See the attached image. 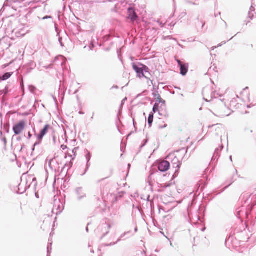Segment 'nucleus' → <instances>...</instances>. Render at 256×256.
Wrapping results in <instances>:
<instances>
[{
    "label": "nucleus",
    "instance_id": "9d476101",
    "mask_svg": "<svg viewBox=\"0 0 256 256\" xmlns=\"http://www.w3.org/2000/svg\"><path fill=\"white\" fill-rule=\"evenodd\" d=\"M159 110V104H156L153 108V111L154 112H158Z\"/></svg>",
    "mask_w": 256,
    "mask_h": 256
},
{
    "label": "nucleus",
    "instance_id": "0eeeda50",
    "mask_svg": "<svg viewBox=\"0 0 256 256\" xmlns=\"http://www.w3.org/2000/svg\"><path fill=\"white\" fill-rule=\"evenodd\" d=\"M128 12L129 18L131 19L132 22L136 21L138 18V16L134 10L132 8H129Z\"/></svg>",
    "mask_w": 256,
    "mask_h": 256
},
{
    "label": "nucleus",
    "instance_id": "1a4fd4ad",
    "mask_svg": "<svg viewBox=\"0 0 256 256\" xmlns=\"http://www.w3.org/2000/svg\"><path fill=\"white\" fill-rule=\"evenodd\" d=\"M154 115L152 114H150L148 118V122L150 126L153 122Z\"/></svg>",
    "mask_w": 256,
    "mask_h": 256
},
{
    "label": "nucleus",
    "instance_id": "4468645a",
    "mask_svg": "<svg viewBox=\"0 0 256 256\" xmlns=\"http://www.w3.org/2000/svg\"><path fill=\"white\" fill-rule=\"evenodd\" d=\"M167 126V125L166 124H164V126H162V128H166Z\"/></svg>",
    "mask_w": 256,
    "mask_h": 256
},
{
    "label": "nucleus",
    "instance_id": "f03ea898",
    "mask_svg": "<svg viewBox=\"0 0 256 256\" xmlns=\"http://www.w3.org/2000/svg\"><path fill=\"white\" fill-rule=\"evenodd\" d=\"M132 68L140 78L146 77V74L148 72V68L140 63H134Z\"/></svg>",
    "mask_w": 256,
    "mask_h": 256
},
{
    "label": "nucleus",
    "instance_id": "f257e3e1",
    "mask_svg": "<svg viewBox=\"0 0 256 256\" xmlns=\"http://www.w3.org/2000/svg\"><path fill=\"white\" fill-rule=\"evenodd\" d=\"M182 158V155L180 154L178 152L171 153L167 156L168 160L170 161L173 167L176 168H179L181 165Z\"/></svg>",
    "mask_w": 256,
    "mask_h": 256
},
{
    "label": "nucleus",
    "instance_id": "7ed1b4c3",
    "mask_svg": "<svg viewBox=\"0 0 256 256\" xmlns=\"http://www.w3.org/2000/svg\"><path fill=\"white\" fill-rule=\"evenodd\" d=\"M26 125V122L24 120H21L16 124L13 127V130L15 134H20L24 130Z\"/></svg>",
    "mask_w": 256,
    "mask_h": 256
},
{
    "label": "nucleus",
    "instance_id": "20e7f679",
    "mask_svg": "<svg viewBox=\"0 0 256 256\" xmlns=\"http://www.w3.org/2000/svg\"><path fill=\"white\" fill-rule=\"evenodd\" d=\"M52 129V126L49 124H46L44 126V128L40 131V134L38 136L39 142H40L42 140L44 136L48 133V130Z\"/></svg>",
    "mask_w": 256,
    "mask_h": 256
},
{
    "label": "nucleus",
    "instance_id": "ddd939ff",
    "mask_svg": "<svg viewBox=\"0 0 256 256\" xmlns=\"http://www.w3.org/2000/svg\"><path fill=\"white\" fill-rule=\"evenodd\" d=\"M28 136L29 138H30L32 137V134L30 132L28 134Z\"/></svg>",
    "mask_w": 256,
    "mask_h": 256
},
{
    "label": "nucleus",
    "instance_id": "f8f14e48",
    "mask_svg": "<svg viewBox=\"0 0 256 256\" xmlns=\"http://www.w3.org/2000/svg\"><path fill=\"white\" fill-rule=\"evenodd\" d=\"M61 148H62V150H64L67 148V146H65V145H62Z\"/></svg>",
    "mask_w": 256,
    "mask_h": 256
},
{
    "label": "nucleus",
    "instance_id": "dca6fc26",
    "mask_svg": "<svg viewBox=\"0 0 256 256\" xmlns=\"http://www.w3.org/2000/svg\"><path fill=\"white\" fill-rule=\"evenodd\" d=\"M126 100V98L124 100Z\"/></svg>",
    "mask_w": 256,
    "mask_h": 256
},
{
    "label": "nucleus",
    "instance_id": "423d86ee",
    "mask_svg": "<svg viewBox=\"0 0 256 256\" xmlns=\"http://www.w3.org/2000/svg\"><path fill=\"white\" fill-rule=\"evenodd\" d=\"M179 66H180V74L182 76H185L188 70V64H183L180 60H176Z\"/></svg>",
    "mask_w": 256,
    "mask_h": 256
},
{
    "label": "nucleus",
    "instance_id": "39448f33",
    "mask_svg": "<svg viewBox=\"0 0 256 256\" xmlns=\"http://www.w3.org/2000/svg\"><path fill=\"white\" fill-rule=\"evenodd\" d=\"M170 162L166 160H163L158 165V168L161 172H166L170 168Z\"/></svg>",
    "mask_w": 256,
    "mask_h": 256
},
{
    "label": "nucleus",
    "instance_id": "2eb2a0df",
    "mask_svg": "<svg viewBox=\"0 0 256 256\" xmlns=\"http://www.w3.org/2000/svg\"><path fill=\"white\" fill-rule=\"evenodd\" d=\"M48 18V16L44 17V19L46 18Z\"/></svg>",
    "mask_w": 256,
    "mask_h": 256
},
{
    "label": "nucleus",
    "instance_id": "6e6552de",
    "mask_svg": "<svg viewBox=\"0 0 256 256\" xmlns=\"http://www.w3.org/2000/svg\"><path fill=\"white\" fill-rule=\"evenodd\" d=\"M12 76V74L10 72H7L3 75L2 76H0V80H5L9 78Z\"/></svg>",
    "mask_w": 256,
    "mask_h": 256
},
{
    "label": "nucleus",
    "instance_id": "9b49d317",
    "mask_svg": "<svg viewBox=\"0 0 256 256\" xmlns=\"http://www.w3.org/2000/svg\"><path fill=\"white\" fill-rule=\"evenodd\" d=\"M158 100H159V102H162V104H164L165 103V101L164 100H163L161 98L160 96H159L158 98Z\"/></svg>",
    "mask_w": 256,
    "mask_h": 256
}]
</instances>
